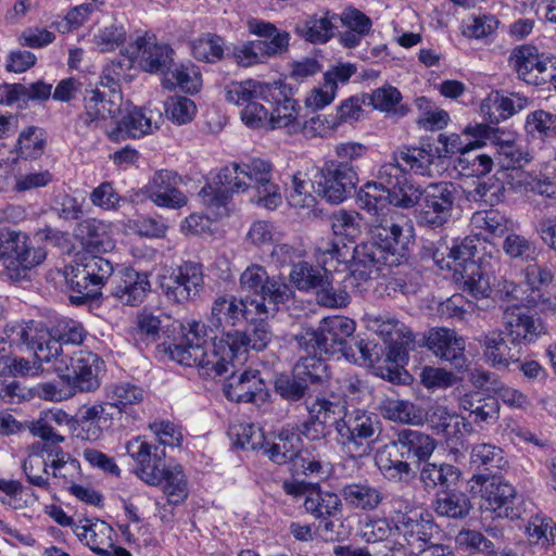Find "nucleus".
<instances>
[{"label":"nucleus","instance_id":"1","mask_svg":"<svg viewBox=\"0 0 556 556\" xmlns=\"http://www.w3.org/2000/svg\"><path fill=\"white\" fill-rule=\"evenodd\" d=\"M266 319L247 321L245 330L231 332L228 340L212 341L204 324L191 321L179 343L166 349L169 357L185 366H197L208 377H220L233 367L239 353L249 349L263 351L271 340V331Z\"/></svg>","mask_w":556,"mask_h":556},{"label":"nucleus","instance_id":"24","mask_svg":"<svg viewBox=\"0 0 556 556\" xmlns=\"http://www.w3.org/2000/svg\"><path fill=\"white\" fill-rule=\"evenodd\" d=\"M366 325L370 331L383 339L388 345L387 356L390 361H405L407 349L414 342V334L408 327L389 315H367Z\"/></svg>","mask_w":556,"mask_h":556},{"label":"nucleus","instance_id":"47","mask_svg":"<svg viewBox=\"0 0 556 556\" xmlns=\"http://www.w3.org/2000/svg\"><path fill=\"white\" fill-rule=\"evenodd\" d=\"M191 51L198 61L214 64L226 58L228 48L223 37L206 33L192 40Z\"/></svg>","mask_w":556,"mask_h":556},{"label":"nucleus","instance_id":"7","mask_svg":"<svg viewBox=\"0 0 556 556\" xmlns=\"http://www.w3.org/2000/svg\"><path fill=\"white\" fill-rule=\"evenodd\" d=\"M123 76L122 61L113 60L106 66L100 85L92 89H86L84 96L86 113L79 116L78 125L98 126L100 121L109 117L115 118L119 114L123 96L118 81Z\"/></svg>","mask_w":556,"mask_h":556},{"label":"nucleus","instance_id":"53","mask_svg":"<svg viewBox=\"0 0 556 556\" xmlns=\"http://www.w3.org/2000/svg\"><path fill=\"white\" fill-rule=\"evenodd\" d=\"M172 78H165L162 83L166 89L179 87L185 92H198L202 86V77L193 64H181L170 71Z\"/></svg>","mask_w":556,"mask_h":556},{"label":"nucleus","instance_id":"34","mask_svg":"<svg viewBox=\"0 0 556 556\" xmlns=\"http://www.w3.org/2000/svg\"><path fill=\"white\" fill-rule=\"evenodd\" d=\"M476 341L482 349L485 362L493 368H508L511 363L518 362L500 330L483 332Z\"/></svg>","mask_w":556,"mask_h":556},{"label":"nucleus","instance_id":"17","mask_svg":"<svg viewBox=\"0 0 556 556\" xmlns=\"http://www.w3.org/2000/svg\"><path fill=\"white\" fill-rule=\"evenodd\" d=\"M356 325L353 319L343 316H331L324 318L318 327L321 345L326 355L340 353L345 358H354V351L351 342L357 348L364 359L369 358L367 344L364 340H356L353 337Z\"/></svg>","mask_w":556,"mask_h":556},{"label":"nucleus","instance_id":"30","mask_svg":"<svg viewBox=\"0 0 556 556\" xmlns=\"http://www.w3.org/2000/svg\"><path fill=\"white\" fill-rule=\"evenodd\" d=\"M150 290L151 283L147 273L124 268L114 281L112 295L124 305L137 306L143 302Z\"/></svg>","mask_w":556,"mask_h":556},{"label":"nucleus","instance_id":"16","mask_svg":"<svg viewBox=\"0 0 556 556\" xmlns=\"http://www.w3.org/2000/svg\"><path fill=\"white\" fill-rule=\"evenodd\" d=\"M289 277L299 290L316 289L318 302L325 306L343 307L350 303V295L345 290L332 287V279L324 266L316 267L300 261L293 265Z\"/></svg>","mask_w":556,"mask_h":556},{"label":"nucleus","instance_id":"10","mask_svg":"<svg viewBox=\"0 0 556 556\" xmlns=\"http://www.w3.org/2000/svg\"><path fill=\"white\" fill-rule=\"evenodd\" d=\"M337 443L353 459L370 454L372 443L381 432L377 414L365 409L345 412L336 427Z\"/></svg>","mask_w":556,"mask_h":556},{"label":"nucleus","instance_id":"33","mask_svg":"<svg viewBox=\"0 0 556 556\" xmlns=\"http://www.w3.org/2000/svg\"><path fill=\"white\" fill-rule=\"evenodd\" d=\"M458 407L468 412L476 424H495L500 418V403L494 396L483 395L480 392H469L458 397Z\"/></svg>","mask_w":556,"mask_h":556},{"label":"nucleus","instance_id":"35","mask_svg":"<svg viewBox=\"0 0 556 556\" xmlns=\"http://www.w3.org/2000/svg\"><path fill=\"white\" fill-rule=\"evenodd\" d=\"M304 403L308 415L328 426H334V428L348 409L346 401L334 394L309 395L306 396Z\"/></svg>","mask_w":556,"mask_h":556},{"label":"nucleus","instance_id":"36","mask_svg":"<svg viewBox=\"0 0 556 556\" xmlns=\"http://www.w3.org/2000/svg\"><path fill=\"white\" fill-rule=\"evenodd\" d=\"M337 20L329 11L307 15L296 23L295 31L311 43H325L332 37Z\"/></svg>","mask_w":556,"mask_h":556},{"label":"nucleus","instance_id":"39","mask_svg":"<svg viewBox=\"0 0 556 556\" xmlns=\"http://www.w3.org/2000/svg\"><path fill=\"white\" fill-rule=\"evenodd\" d=\"M157 128L156 122L153 123L152 115L147 116L140 109H134L128 112L116 127L108 131L112 141H119L126 138H140Z\"/></svg>","mask_w":556,"mask_h":556},{"label":"nucleus","instance_id":"64","mask_svg":"<svg viewBox=\"0 0 556 556\" xmlns=\"http://www.w3.org/2000/svg\"><path fill=\"white\" fill-rule=\"evenodd\" d=\"M331 228L336 236L353 240L359 232V215L353 211L339 210L330 216Z\"/></svg>","mask_w":556,"mask_h":556},{"label":"nucleus","instance_id":"27","mask_svg":"<svg viewBox=\"0 0 556 556\" xmlns=\"http://www.w3.org/2000/svg\"><path fill=\"white\" fill-rule=\"evenodd\" d=\"M235 368L236 365L233 364V367L229 366L227 371V374L230 372V377L224 386L226 397L238 403L258 404L264 402L268 393L260 372L249 369L236 375Z\"/></svg>","mask_w":556,"mask_h":556},{"label":"nucleus","instance_id":"11","mask_svg":"<svg viewBox=\"0 0 556 556\" xmlns=\"http://www.w3.org/2000/svg\"><path fill=\"white\" fill-rule=\"evenodd\" d=\"M357 203L375 218L371 228L374 239L387 241V247L401 242L403 228L394 218L399 214L391 210L389 192L381 179L366 182L357 192Z\"/></svg>","mask_w":556,"mask_h":556},{"label":"nucleus","instance_id":"57","mask_svg":"<svg viewBox=\"0 0 556 556\" xmlns=\"http://www.w3.org/2000/svg\"><path fill=\"white\" fill-rule=\"evenodd\" d=\"M470 509V501L464 493H444L434 504V510L439 516L455 519L466 517Z\"/></svg>","mask_w":556,"mask_h":556},{"label":"nucleus","instance_id":"56","mask_svg":"<svg viewBox=\"0 0 556 556\" xmlns=\"http://www.w3.org/2000/svg\"><path fill=\"white\" fill-rule=\"evenodd\" d=\"M45 144V131L36 126H29L21 131L16 149L21 157L37 159L43 153Z\"/></svg>","mask_w":556,"mask_h":556},{"label":"nucleus","instance_id":"54","mask_svg":"<svg viewBox=\"0 0 556 556\" xmlns=\"http://www.w3.org/2000/svg\"><path fill=\"white\" fill-rule=\"evenodd\" d=\"M456 275L460 276L464 290L473 298L488 296L490 292V281L483 275L481 267L477 263H468L465 267H457Z\"/></svg>","mask_w":556,"mask_h":556},{"label":"nucleus","instance_id":"26","mask_svg":"<svg viewBox=\"0 0 556 556\" xmlns=\"http://www.w3.org/2000/svg\"><path fill=\"white\" fill-rule=\"evenodd\" d=\"M181 177L174 170L160 169L143 187L144 197L160 207L180 208L187 204V197L179 190Z\"/></svg>","mask_w":556,"mask_h":556},{"label":"nucleus","instance_id":"29","mask_svg":"<svg viewBox=\"0 0 556 556\" xmlns=\"http://www.w3.org/2000/svg\"><path fill=\"white\" fill-rule=\"evenodd\" d=\"M72 357V396L77 392H92L100 387L102 361L89 351L75 352Z\"/></svg>","mask_w":556,"mask_h":556},{"label":"nucleus","instance_id":"58","mask_svg":"<svg viewBox=\"0 0 556 556\" xmlns=\"http://www.w3.org/2000/svg\"><path fill=\"white\" fill-rule=\"evenodd\" d=\"M276 392L287 401H299L311 394V384L293 369L292 376L281 375L275 381Z\"/></svg>","mask_w":556,"mask_h":556},{"label":"nucleus","instance_id":"28","mask_svg":"<svg viewBox=\"0 0 556 556\" xmlns=\"http://www.w3.org/2000/svg\"><path fill=\"white\" fill-rule=\"evenodd\" d=\"M426 346L440 359L450 362L455 367L465 363V340L455 330L435 327L425 336Z\"/></svg>","mask_w":556,"mask_h":556},{"label":"nucleus","instance_id":"12","mask_svg":"<svg viewBox=\"0 0 556 556\" xmlns=\"http://www.w3.org/2000/svg\"><path fill=\"white\" fill-rule=\"evenodd\" d=\"M42 248L31 245L29 237L21 231H0V263L12 281L28 277L34 267L46 260Z\"/></svg>","mask_w":556,"mask_h":556},{"label":"nucleus","instance_id":"13","mask_svg":"<svg viewBox=\"0 0 556 556\" xmlns=\"http://www.w3.org/2000/svg\"><path fill=\"white\" fill-rule=\"evenodd\" d=\"M239 285L242 291L251 296L248 301L263 303L269 311L268 317L274 316L280 304H285L291 296L290 287L279 277L269 276L264 266L249 265L240 275Z\"/></svg>","mask_w":556,"mask_h":556},{"label":"nucleus","instance_id":"9","mask_svg":"<svg viewBox=\"0 0 556 556\" xmlns=\"http://www.w3.org/2000/svg\"><path fill=\"white\" fill-rule=\"evenodd\" d=\"M97 251H76L72 258V305L98 301L101 289L113 274L112 263Z\"/></svg>","mask_w":556,"mask_h":556},{"label":"nucleus","instance_id":"61","mask_svg":"<svg viewBox=\"0 0 556 556\" xmlns=\"http://www.w3.org/2000/svg\"><path fill=\"white\" fill-rule=\"evenodd\" d=\"M464 132L472 136L478 140H489L492 146L496 149V152L502 146L511 143L515 140L516 135L509 130L493 127L486 124H475L468 125Z\"/></svg>","mask_w":556,"mask_h":556},{"label":"nucleus","instance_id":"15","mask_svg":"<svg viewBox=\"0 0 556 556\" xmlns=\"http://www.w3.org/2000/svg\"><path fill=\"white\" fill-rule=\"evenodd\" d=\"M387 241L375 239L374 242H364L352 248V258L349 266L350 274L345 277V288L362 292L367 283L379 273L386 262V253L395 250L400 242H392L387 247Z\"/></svg>","mask_w":556,"mask_h":556},{"label":"nucleus","instance_id":"2","mask_svg":"<svg viewBox=\"0 0 556 556\" xmlns=\"http://www.w3.org/2000/svg\"><path fill=\"white\" fill-rule=\"evenodd\" d=\"M128 455L137 465L138 477L150 485H162L170 505H179L189 494L181 466H167L164 448L155 446L144 437H135L126 443Z\"/></svg>","mask_w":556,"mask_h":556},{"label":"nucleus","instance_id":"59","mask_svg":"<svg viewBox=\"0 0 556 556\" xmlns=\"http://www.w3.org/2000/svg\"><path fill=\"white\" fill-rule=\"evenodd\" d=\"M505 193L504 182L496 177H488L480 180L477 186L468 192V198L483 205L493 206L503 199Z\"/></svg>","mask_w":556,"mask_h":556},{"label":"nucleus","instance_id":"62","mask_svg":"<svg viewBox=\"0 0 556 556\" xmlns=\"http://www.w3.org/2000/svg\"><path fill=\"white\" fill-rule=\"evenodd\" d=\"M127 227L136 235L150 239L164 238L168 229L162 217L139 215L127 220Z\"/></svg>","mask_w":556,"mask_h":556},{"label":"nucleus","instance_id":"18","mask_svg":"<svg viewBox=\"0 0 556 556\" xmlns=\"http://www.w3.org/2000/svg\"><path fill=\"white\" fill-rule=\"evenodd\" d=\"M502 324L510 344L528 346L547 333L541 316L519 304L502 307Z\"/></svg>","mask_w":556,"mask_h":556},{"label":"nucleus","instance_id":"6","mask_svg":"<svg viewBox=\"0 0 556 556\" xmlns=\"http://www.w3.org/2000/svg\"><path fill=\"white\" fill-rule=\"evenodd\" d=\"M31 433L38 437L42 442H35L29 446L28 457L24 460L23 469L28 481L37 486L43 488L48 484L47 468L48 462L52 468L53 477L66 479L62 472L67 460L59 442H64L65 438L55 433L53 428L45 422L37 421L31 427Z\"/></svg>","mask_w":556,"mask_h":556},{"label":"nucleus","instance_id":"22","mask_svg":"<svg viewBox=\"0 0 556 556\" xmlns=\"http://www.w3.org/2000/svg\"><path fill=\"white\" fill-rule=\"evenodd\" d=\"M128 56L122 61L123 71L130 68L134 59H139L141 67L149 73L167 74L173 63V50L165 43H159L152 34L137 36L127 50Z\"/></svg>","mask_w":556,"mask_h":556},{"label":"nucleus","instance_id":"5","mask_svg":"<svg viewBox=\"0 0 556 556\" xmlns=\"http://www.w3.org/2000/svg\"><path fill=\"white\" fill-rule=\"evenodd\" d=\"M435 440L419 430L402 429L377 456L379 469L390 479L402 480L412 472L408 459L426 462L434 452Z\"/></svg>","mask_w":556,"mask_h":556},{"label":"nucleus","instance_id":"60","mask_svg":"<svg viewBox=\"0 0 556 556\" xmlns=\"http://www.w3.org/2000/svg\"><path fill=\"white\" fill-rule=\"evenodd\" d=\"M106 396L111 406L122 410L128 405L140 403L143 400L144 391L136 384L123 382L110 387Z\"/></svg>","mask_w":556,"mask_h":556},{"label":"nucleus","instance_id":"19","mask_svg":"<svg viewBox=\"0 0 556 556\" xmlns=\"http://www.w3.org/2000/svg\"><path fill=\"white\" fill-rule=\"evenodd\" d=\"M507 64L518 79L542 86L548 80V66L556 70V58L540 52L536 46L525 43L510 50Z\"/></svg>","mask_w":556,"mask_h":556},{"label":"nucleus","instance_id":"8","mask_svg":"<svg viewBox=\"0 0 556 556\" xmlns=\"http://www.w3.org/2000/svg\"><path fill=\"white\" fill-rule=\"evenodd\" d=\"M268 312L263 303L248 301V298H238L233 294H223L213 301L207 325L204 326L208 327L211 332L222 334L219 340H228V334L240 331L238 328L247 321H255L256 318L267 319ZM216 339L214 336L212 341Z\"/></svg>","mask_w":556,"mask_h":556},{"label":"nucleus","instance_id":"14","mask_svg":"<svg viewBox=\"0 0 556 556\" xmlns=\"http://www.w3.org/2000/svg\"><path fill=\"white\" fill-rule=\"evenodd\" d=\"M458 195V188L453 182L440 181L427 185L415 217L419 225L432 229L440 228L450 222Z\"/></svg>","mask_w":556,"mask_h":556},{"label":"nucleus","instance_id":"25","mask_svg":"<svg viewBox=\"0 0 556 556\" xmlns=\"http://www.w3.org/2000/svg\"><path fill=\"white\" fill-rule=\"evenodd\" d=\"M202 266L198 263L186 262L164 277L161 288L168 301L184 303L194 298L203 288Z\"/></svg>","mask_w":556,"mask_h":556},{"label":"nucleus","instance_id":"41","mask_svg":"<svg viewBox=\"0 0 556 556\" xmlns=\"http://www.w3.org/2000/svg\"><path fill=\"white\" fill-rule=\"evenodd\" d=\"M249 30L265 40H256L255 47L260 52L274 55L287 50L290 36L287 31H278L274 24L258 20H251L248 23Z\"/></svg>","mask_w":556,"mask_h":556},{"label":"nucleus","instance_id":"50","mask_svg":"<svg viewBox=\"0 0 556 556\" xmlns=\"http://www.w3.org/2000/svg\"><path fill=\"white\" fill-rule=\"evenodd\" d=\"M460 477L458 468L451 464L426 463L420 470V481L426 488L448 489L456 484Z\"/></svg>","mask_w":556,"mask_h":556},{"label":"nucleus","instance_id":"21","mask_svg":"<svg viewBox=\"0 0 556 556\" xmlns=\"http://www.w3.org/2000/svg\"><path fill=\"white\" fill-rule=\"evenodd\" d=\"M358 184L356 166L326 162L316 179V192L329 203L339 204L348 199Z\"/></svg>","mask_w":556,"mask_h":556},{"label":"nucleus","instance_id":"43","mask_svg":"<svg viewBox=\"0 0 556 556\" xmlns=\"http://www.w3.org/2000/svg\"><path fill=\"white\" fill-rule=\"evenodd\" d=\"M516 495L515 488L500 478L493 477L483 484L481 490V498L483 503L481 508L496 513L505 508V515L508 516V505Z\"/></svg>","mask_w":556,"mask_h":556},{"label":"nucleus","instance_id":"63","mask_svg":"<svg viewBox=\"0 0 556 556\" xmlns=\"http://www.w3.org/2000/svg\"><path fill=\"white\" fill-rule=\"evenodd\" d=\"M164 108L167 118L177 125L190 123L197 114L195 103L186 97H169L165 101Z\"/></svg>","mask_w":556,"mask_h":556},{"label":"nucleus","instance_id":"23","mask_svg":"<svg viewBox=\"0 0 556 556\" xmlns=\"http://www.w3.org/2000/svg\"><path fill=\"white\" fill-rule=\"evenodd\" d=\"M377 179L387 188L392 206L418 208L422 189L412 182L402 164L384 163L379 168Z\"/></svg>","mask_w":556,"mask_h":556},{"label":"nucleus","instance_id":"52","mask_svg":"<svg viewBox=\"0 0 556 556\" xmlns=\"http://www.w3.org/2000/svg\"><path fill=\"white\" fill-rule=\"evenodd\" d=\"M470 223L475 229H479L495 237L503 236L514 226L511 219L498 210L475 212Z\"/></svg>","mask_w":556,"mask_h":556},{"label":"nucleus","instance_id":"20","mask_svg":"<svg viewBox=\"0 0 556 556\" xmlns=\"http://www.w3.org/2000/svg\"><path fill=\"white\" fill-rule=\"evenodd\" d=\"M264 102L270 105L269 129H281L288 135L299 134L302 108L288 85L270 84Z\"/></svg>","mask_w":556,"mask_h":556},{"label":"nucleus","instance_id":"3","mask_svg":"<svg viewBox=\"0 0 556 556\" xmlns=\"http://www.w3.org/2000/svg\"><path fill=\"white\" fill-rule=\"evenodd\" d=\"M222 186L230 192H249L250 201L267 210L282 203L280 188L273 181V165L263 159L233 162L218 174Z\"/></svg>","mask_w":556,"mask_h":556},{"label":"nucleus","instance_id":"51","mask_svg":"<svg viewBox=\"0 0 556 556\" xmlns=\"http://www.w3.org/2000/svg\"><path fill=\"white\" fill-rule=\"evenodd\" d=\"M476 253L477 245L475 239L467 237L459 242L456 241L448 249L447 260L444 257L439 258L438 253H435L433 257L441 269L446 268L456 274L457 267H465L468 263H477L473 260Z\"/></svg>","mask_w":556,"mask_h":556},{"label":"nucleus","instance_id":"42","mask_svg":"<svg viewBox=\"0 0 556 556\" xmlns=\"http://www.w3.org/2000/svg\"><path fill=\"white\" fill-rule=\"evenodd\" d=\"M103 410L102 405H83L75 416H72V432L77 438L86 441H97L100 439L102 428L99 425V419Z\"/></svg>","mask_w":556,"mask_h":556},{"label":"nucleus","instance_id":"45","mask_svg":"<svg viewBox=\"0 0 556 556\" xmlns=\"http://www.w3.org/2000/svg\"><path fill=\"white\" fill-rule=\"evenodd\" d=\"M482 140L469 141V148L457 157L455 167L466 176H484L491 172L493 160L484 153H478L477 150L484 146Z\"/></svg>","mask_w":556,"mask_h":556},{"label":"nucleus","instance_id":"46","mask_svg":"<svg viewBox=\"0 0 556 556\" xmlns=\"http://www.w3.org/2000/svg\"><path fill=\"white\" fill-rule=\"evenodd\" d=\"M303 506L306 513L316 519H327L340 511L341 500L336 493L323 491L320 488H312L307 490Z\"/></svg>","mask_w":556,"mask_h":556},{"label":"nucleus","instance_id":"49","mask_svg":"<svg viewBox=\"0 0 556 556\" xmlns=\"http://www.w3.org/2000/svg\"><path fill=\"white\" fill-rule=\"evenodd\" d=\"M302 451L300 434L283 431L277 442L265 450V454L278 465L291 463L293 466Z\"/></svg>","mask_w":556,"mask_h":556},{"label":"nucleus","instance_id":"48","mask_svg":"<svg viewBox=\"0 0 556 556\" xmlns=\"http://www.w3.org/2000/svg\"><path fill=\"white\" fill-rule=\"evenodd\" d=\"M270 84L262 83L254 79L244 81H230L224 88L227 101L237 105H247L252 99H264Z\"/></svg>","mask_w":556,"mask_h":556},{"label":"nucleus","instance_id":"55","mask_svg":"<svg viewBox=\"0 0 556 556\" xmlns=\"http://www.w3.org/2000/svg\"><path fill=\"white\" fill-rule=\"evenodd\" d=\"M503 250L510 258L522 262H534L539 255L535 241L519 233H509L503 241Z\"/></svg>","mask_w":556,"mask_h":556},{"label":"nucleus","instance_id":"4","mask_svg":"<svg viewBox=\"0 0 556 556\" xmlns=\"http://www.w3.org/2000/svg\"><path fill=\"white\" fill-rule=\"evenodd\" d=\"M20 341L35 351L36 362H29L22 357L10 358L7 355L1 368H9L16 376L37 375L41 370V362H53L55 372L61 379L70 382L67 375V356L63 354V343H68L70 338L62 334L53 338L41 324L30 321L21 328Z\"/></svg>","mask_w":556,"mask_h":556},{"label":"nucleus","instance_id":"38","mask_svg":"<svg viewBox=\"0 0 556 556\" xmlns=\"http://www.w3.org/2000/svg\"><path fill=\"white\" fill-rule=\"evenodd\" d=\"M108 235V225L96 218L79 222L74 229L75 243L73 251H97L104 249V237Z\"/></svg>","mask_w":556,"mask_h":556},{"label":"nucleus","instance_id":"44","mask_svg":"<svg viewBox=\"0 0 556 556\" xmlns=\"http://www.w3.org/2000/svg\"><path fill=\"white\" fill-rule=\"evenodd\" d=\"M434 162V154L430 144L427 147L404 148L396 152L390 163L402 164L405 170L409 169L416 175L430 176Z\"/></svg>","mask_w":556,"mask_h":556},{"label":"nucleus","instance_id":"32","mask_svg":"<svg viewBox=\"0 0 556 556\" xmlns=\"http://www.w3.org/2000/svg\"><path fill=\"white\" fill-rule=\"evenodd\" d=\"M72 531L92 552L99 555H109L115 532L106 522L86 519L84 523L76 525L72 521Z\"/></svg>","mask_w":556,"mask_h":556},{"label":"nucleus","instance_id":"31","mask_svg":"<svg viewBox=\"0 0 556 556\" xmlns=\"http://www.w3.org/2000/svg\"><path fill=\"white\" fill-rule=\"evenodd\" d=\"M393 522L396 531L403 534L408 545L414 546L419 552L426 551L433 529L430 521L425 520L416 511H409L397 513Z\"/></svg>","mask_w":556,"mask_h":556},{"label":"nucleus","instance_id":"37","mask_svg":"<svg viewBox=\"0 0 556 556\" xmlns=\"http://www.w3.org/2000/svg\"><path fill=\"white\" fill-rule=\"evenodd\" d=\"M341 496L346 505L364 511L377 509L384 500L382 491L367 481L345 484L341 489Z\"/></svg>","mask_w":556,"mask_h":556},{"label":"nucleus","instance_id":"40","mask_svg":"<svg viewBox=\"0 0 556 556\" xmlns=\"http://www.w3.org/2000/svg\"><path fill=\"white\" fill-rule=\"evenodd\" d=\"M380 414L393 422L420 426L425 424V409L410 401L386 399L380 403Z\"/></svg>","mask_w":556,"mask_h":556}]
</instances>
